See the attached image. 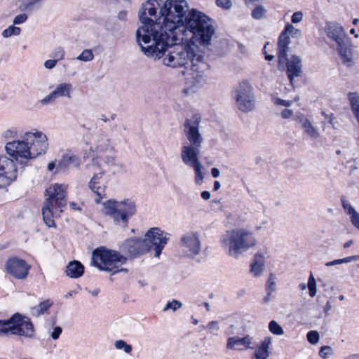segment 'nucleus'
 Instances as JSON below:
<instances>
[{
	"instance_id": "1",
	"label": "nucleus",
	"mask_w": 359,
	"mask_h": 359,
	"mask_svg": "<svg viewBox=\"0 0 359 359\" xmlns=\"http://www.w3.org/2000/svg\"><path fill=\"white\" fill-rule=\"evenodd\" d=\"M169 40L165 37H157L159 41H151L142 45L141 50L154 60L162 59V63L172 68L184 67L191 71L192 78L196 83L203 86L207 83L205 72L209 69V65L204 60V53L197 46L177 45L181 41L180 36L166 32Z\"/></svg>"
},
{
	"instance_id": "2",
	"label": "nucleus",
	"mask_w": 359,
	"mask_h": 359,
	"mask_svg": "<svg viewBox=\"0 0 359 359\" xmlns=\"http://www.w3.org/2000/svg\"><path fill=\"white\" fill-rule=\"evenodd\" d=\"M212 20L208 15L196 9L189 11L184 22L178 27L174 36H180L181 41L189 40V45L206 47L211 43L215 34Z\"/></svg>"
},
{
	"instance_id": "3",
	"label": "nucleus",
	"mask_w": 359,
	"mask_h": 359,
	"mask_svg": "<svg viewBox=\"0 0 359 359\" xmlns=\"http://www.w3.org/2000/svg\"><path fill=\"white\" fill-rule=\"evenodd\" d=\"M156 0H148L142 4L139 11V19L142 25L136 31V40L139 46L149 43L151 41H159L157 37H165L169 40L164 30L161 15L156 18Z\"/></svg>"
},
{
	"instance_id": "4",
	"label": "nucleus",
	"mask_w": 359,
	"mask_h": 359,
	"mask_svg": "<svg viewBox=\"0 0 359 359\" xmlns=\"http://www.w3.org/2000/svg\"><path fill=\"white\" fill-rule=\"evenodd\" d=\"M222 247L229 256L237 258L238 256L256 245L253 233L245 229L227 231L220 239Z\"/></svg>"
},
{
	"instance_id": "5",
	"label": "nucleus",
	"mask_w": 359,
	"mask_h": 359,
	"mask_svg": "<svg viewBox=\"0 0 359 359\" xmlns=\"http://www.w3.org/2000/svg\"><path fill=\"white\" fill-rule=\"evenodd\" d=\"M188 9V4L185 0H166L164 2L159 13L165 32L175 34L177 32L178 27L184 22Z\"/></svg>"
},
{
	"instance_id": "6",
	"label": "nucleus",
	"mask_w": 359,
	"mask_h": 359,
	"mask_svg": "<svg viewBox=\"0 0 359 359\" xmlns=\"http://www.w3.org/2000/svg\"><path fill=\"white\" fill-rule=\"evenodd\" d=\"M126 257L116 250H107L104 247L96 248L92 253L91 265L101 271L115 274L120 271H127L121 268L126 263Z\"/></svg>"
},
{
	"instance_id": "7",
	"label": "nucleus",
	"mask_w": 359,
	"mask_h": 359,
	"mask_svg": "<svg viewBox=\"0 0 359 359\" xmlns=\"http://www.w3.org/2000/svg\"><path fill=\"white\" fill-rule=\"evenodd\" d=\"M5 149L6 153L13 158L17 163L23 167L28 165L29 161L32 160V153L29 149L25 135L22 137L21 140L6 143Z\"/></svg>"
},
{
	"instance_id": "8",
	"label": "nucleus",
	"mask_w": 359,
	"mask_h": 359,
	"mask_svg": "<svg viewBox=\"0 0 359 359\" xmlns=\"http://www.w3.org/2000/svg\"><path fill=\"white\" fill-rule=\"evenodd\" d=\"M235 98L238 109L243 112L251 111L255 108L253 88L248 82H242L236 88Z\"/></svg>"
},
{
	"instance_id": "9",
	"label": "nucleus",
	"mask_w": 359,
	"mask_h": 359,
	"mask_svg": "<svg viewBox=\"0 0 359 359\" xmlns=\"http://www.w3.org/2000/svg\"><path fill=\"white\" fill-rule=\"evenodd\" d=\"M288 35L294 38H299L302 36V32L292 25L287 24L285 29L280 33L278 41V59L279 60L280 68L281 64L285 62L286 56H287L289 45L290 43V39Z\"/></svg>"
},
{
	"instance_id": "10",
	"label": "nucleus",
	"mask_w": 359,
	"mask_h": 359,
	"mask_svg": "<svg viewBox=\"0 0 359 359\" xmlns=\"http://www.w3.org/2000/svg\"><path fill=\"white\" fill-rule=\"evenodd\" d=\"M201 116L195 114L191 118L186 119L184 123V133L189 142L190 146L201 147L203 137L199 133Z\"/></svg>"
},
{
	"instance_id": "11",
	"label": "nucleus",
	"mask_w": 359,
	"mask_h": 359,
	"mask_svg": "<svg viewBox=\"0 0 359 359\" xmlns=\"http://www.w3.org/2000/svg\"><path fill=\"white\" fill-rule=\"evenodd\" d=\"M170 234L158 228H151L145 234L144 241H147L148 251L154 247V256L158 257L168 241Z\"/></svg>"
},
{
	"instance_id": "12",
	"label": "nucleus",
	"mask_w": 359,
	"mask_h": 359,
	"mask_svg": "<svg viewBox=\"0 0 359 359\" xmlns=\"http://www.w3.org/2000/svg\"><path fill=\"white\" fill-rule=\"evenodd\" d=\"M25 136L32 153V159L46 153L48 144L47 136L44 133L40 131L28 132L25 133Z\"/></svg>"
},
{
	"instance_id": "13",
	"label": "nucleus",
	"mask_w": 359,
	"mask_h": 359,
	"mask_svg": "<svg viewBox=\"0 0 359 359\" xmlns=\"http://www.w3.org/2000/svg\"><path fill=\"white\" fill-rule=\"evenodd\" d=\"M18 176V169L13 159L6 156H0V188H4L14 182Z\"/></svg>"
},
{
	"instance_id": "14",
	"label": "nucleus",
	"mask_w": 359,
	"mask_h": 359,
	"mask_svg": "<svg viewBox=\"0 0 359 359\" xmlns=\"http://www.w3.org/2000/svg\"><path fill=\"white\" fill-rule=\"evenodd\" d=\"M12 334L33 338L35 330L30 318L16 313L11 316Z\"/></svg>"
},
{
	"instance_id": "15",
	"label": "nucleus",
	"mask_w": 359,
	"mask_h": 359,
	"mask_svg": "<svg viewBox=\"0 0 359 359\" xmlns=\"http://www.w3.org/2000/svg\"><path fill=\"white\" fill-rule=\"evenodd\" d=\"M180 245L183 253L189 257L199 255L201 249L199 233L194 231L185 233L180 238Z\"/></svg>"
},
{
	"instance_id": "16",
	"label": "nucleus",
	"mask_w": 359,
	"mask_h": 359,
	"mask_svg": "<svg viewBox=\"0 0 359 359\" xmlns=\"http://www.w3.org/2000/svg\"><path fill=\"white\" fill-rule=\"evenodd\" d=\"M66 186L55 184L46 189V201H51L53 212H56L57 208H62L66 205Z\"/></svg>"
},
{
	"instance_id": "17",
	"label": "nucleus",
	"mask_w": 359,
	"mask_h": 359,
	"mask_svg": "<svg viewBox=\"0 0 359 359\" xmlns=\"http://www.w3.org/2000/svg\"><path fill=\"white\" fill-rule=\"evenodd\" d=\"M147 242L144 241V238L127 239L121 245L120 250L128 256L137 257L148 252Z\"/></svg>"
},
{
	"instance_id": "18",
	"label": "nucleus",
	"mask_w": 359,
	"mask_h": 359,
	"mask_svg": "<svg viewBox=\"0 0 359 359\" xmlns=\"http://www.w3.org/2000/svg\"><path fill=\"white\" fill-rule=\"evenodd\" d=\"M5 266L7 272L18 279H25L31 268L24 259L16 257L9 258Z\"/></svg>"
},
{
	"instance_id": "19",
	"label": "nucleus",
	"mask_w": 359,
	"mask_h": 359,
	"mask_svg": "<svg viewBox=\"0 0 359 359\" xmlns=\"http://www.w3.org/2000/svg\"><path fill=\"white\" fill-rule=\"evenodd\" d=\"M286 65L287 67V77L290 79V82L292 86H294V80L296 77H299L302 76V65L301 60L299 57L296 55H292L290 59H287L286 57V60L284 63H282L280 65V68L279 67V64L278 65V69H281L284 67V65Z\"/></svg>"
},
{
	"instance_id": "20",
	"label": "nucleus",
	"mask_w": 359,
	"mask_h": 359,
	"mask_svg": "<svg viewBox=\"0 0 359 359\" xmlns=\"http://www.w3.org/2000/svg\"><path fill=\"white\" fill-rule=\"evenodd\" d=\"M72 85L69 83H61L58 84L53 91L44 97L40 102L42 104H48L54 102L56 99L65 97L71 98V93L72 91Z\"/></svg>"
},
{
	"instance_id": "21",
	"label": "nucleus",
	"mask_w": 359,
	"mask_h": 359,
	"mask_svg": "<svg viewBox=\"0 0 359 359\" xmlns=\"http://www.w3.org/2000/svg\"><path fill=\"white\" fill-rule=\"evenodd\" d=\"M104 171L95 173L89 182V188L97 194L95 199L96 203H99L102 198L106 197V182L103 179Z\"/></svg>"
},
{
	"instance_id": "22",
	"label": "nucleus",
	"mask_w": 359,
	"mask_h": 359,
	"mask_svg": "<svg viewBox=\"0 0 359 359\" xmlns=\"http://www.w3.org/2000/svg\"><path fill=\"white\" fill-rule=\"evenodd\" d=\"M115 151L114 149H110V151L107 153H103L93 158L91 163L86 165L87 168H93L94 170H97L102 167V162H104L109 168L116 165L115 160Z\"/></svg>"
},
{
	"instance_id": "23",
	"label": "nucleus",
	"mask_w": 359,
	"mask_h": 359,
	"mask_svg": "<svg viewBox=\"0 0 359 359\" xmlns=\"http://www.w3.org/2000/svg\"><path fill=\"white\" fill-rule=\"evenodd\" d=\"M118 212H120V225L126 227L128 225V217L135 215L136 212V205L133 201L130 200H125L118 202Z\"/></svg>"
},
{
	"instance_id": "24",
	"label": "nucleus",
	"mask_w": 359,
	"mask_h": 359,
	"mask_svg": "<svg viewBox=\"0 0 359 359\" xmlns=\"http://www.w3.org/2000/svg\"><path fill=\"white\" fill-rule=\"evenodd\" d=\"M200 149L201 147L187 144L183 145L181 148V158L182 162L189 167L194 163L200 162L198 158Z\"/></svg>"
},
{
	"instance_id": "25",
	"label": "nucleus",
	"mask_w": 359,
	"mask_h": 359,
	"mask_svg": "<svg viewBox=\"0 0 359 359\" xmlns=\"http://www.w3.org/2000/svg\"><path fill=\"white\" fill-rule=\"evenodd\" d=\"M253 338L250 335H246L244 337H229L227 340L226 348L229 349L235 350H244L252 349Z\"/></svg>"
},
{
	"instance_id": "26",
	"label": "nucleus",
	"mask_w": 359,
	"mask_h": 359,
	"mask_svg": "<svg viewBox=\"0 0 359 359\" xmlns=\"http://www.w3.org/2000/svg\"><path fill=\"white\" fill-rule=\"evenodd\" d=\"M353 49L354 46L351 41L348 45L337 50L342 64L348 67H352L355 65Z\"/></svg>"
},
{
	"instance_id": "27",
	"label": "nucleus",
	"mask_w": 359,
	"mask_h": 359,
	"mask_svg": "<svg viewBox=\"0 0 359 359\" xmlns=\"http://www.w3.org/2000/svg\"><path fill=\"white\" fill-rule=\"evenodd\" d=\"M80 163L81 160L77 156L73 154H64L57 164L56 172L65 171L72 167L77 168Z\"/></svg>"
},
{
	"instance_id": "28",
	"label": "nucleus",
	"mask_w": 359,
	"mask_h": 359,
	"mask_svg": "<svg viewBox=\"0 0 359 359\" xmlns=\"http://www.w3.org/2000/svg\"><path fill=\"white\" fill-rule=\"evenodd\" d=\"M118 202L109 200L103 203L102 211L104 215L111 217L115 224L120 225V212H118Z\"/></svg>"
},
{
	"instance_id": "29",
	"label": "nucleus",
	"mask_w": 359,
	"mask_h": 359,
	"mask_svg": "<svg viewBox=\"0 0 359 359\" xmlns=\"http://www.w3.org/2000/svg\"><path fill=\"white\" fill-rule=\"evenodd\" d=\"M271 337H264L255 351V358L257 359H267L270 355L269 349L271 345Z\"/></svg>"
},
{
	"instance_id": "30",
	"label": "nucleus",
	"mask_w": 359,
	"mask_h": 359,
	"mask_svg": "<svg viewBox=\"0 0 359 359\" xmlns=\"http://www.w3.org/2000/svg\"><path fill=\"white\" fill-rule=\"evenodd\" d=\"M66 275L72 278H78L84 273L83 265L77 260H74L67 264L65 271Z\"/></svg>"
},
{
	"instance_id": "31",
	"label": "nucleus",
	"mask_w": 359,
	"mask_h": 359,
	"mask_svg": "<svg viewBox=\"0 0 359 359\" xmlns=\"http://www.w3.org/2000/svg\"><path fill=\"white\" fill-rule=\"evenodd\" d=\"M264 255L261 252L256 253L250 265V273L255 277L259 276L264 270Z\"/></svg>"
},
{
	"instance_id": "32",
	"label": "nucleus",
	"mask_w": 359,
	"mask_h": 359,
	"mask_svg": "<svg viewBox=\"0 0 359 359\" xmlns=\"http://www.w3.org/2000/svg\"><path fill=\"white\" fill-rule=\"evenodd\" d=\"M51 201H45L43 207L42 208L43 219L46 224L48 227L55 226V222L53 219L55 212H53V207Z\"/></svg>"
},
{
	"instance_id": "33",
	"label": "nucleus",
	"mask_w": 359,
	"mask_h": 359,
	"mask_svg": "<svg viewBox=\"0 0 359 359\" xmlns=\"http://www.w3.org/2000/svg\"><path fill=\"white\" fill-rule=\"evenodd\" d=\"M294 120L297 123L301 125V128L305 134L310 137H313L314 135V128L313 127L311 121H309L305 116L302 114H297Z\"/></svg>"
},
{
	"instance_id": "34",
	"label": "nucleus",
	"mask_w": 359,
	"mask_h": 359,
	"mask_svg": "<svg viewBox=\"0 0 359 359\" xmlns=\"http://www.w3.org/2000/svg\"><path fill=\"white\" fill-rule=\"evenodd\" d=\"M344 32H346L344 28L338 23H330L326 27L327 36L331 40L339 37Z\"/></svg>"
},
{
	"instance_id": "35",
	"label": "nucleus",
	"mask_w": 359,
	"mask_h": 359,
	"mask_svg": "<svg viewBox=\"0 0 359 359\" xmlns=\"http://www.w3.org/2000/svg\"><path fill=\"white\" fill-rule=\"evenodd\" d=\"M110 149L114 148L110 146L109 140L104 136L101 137L97 141L96 147L98 154L107 153L110 151Z\"/></svg>"
},
{
	"instance_id": "36",
	"label": "nucleus",
	"mask_w": 359,
	"mask_h": 359,
	"mask_svg": "<svg viewBox=\"0 0 359 359\" xmlns=\"http://www.w3.org/2000/svg\"><path fill=\"white\" fill-rule=\"evenodd\" d=\"M190 167L192 168L195 172L196 183L198 184H201L205 177V173L203 171L204 170L203 165L201 164V162H198Z\"/></svg>"
},
{
	"instance_id": "37",
	"label": "nucleus",
	"mask_w": 359,
	"mask_h": 359,
	"mask_svg": "<svg viewBox=\"0 0 359 359\" xmlns=\"http://www.w3.org/2000/svg\"><path fill=\"white\" fill-rule=\"evenodd\" d=\"M52 302L50 300H46L39 305L32 308V313L34 316L39 317L43 315L51 306Z\"/></svg>"
},
{
	"instance_id": "38",
	"label": "nucleus",
	"mask_w": 359,
	"mask_h": 359,
	"mask_svg": "<svg viewBox=\"0 0 359 359\" xmlns=\"http://www.w3.org/2000/svg\"><path fill=\"white\" fill-rule=\"evenodd\" d=\"M357 260H359V255H353V256H350V257H347L342 258V259H335V260H333L331 262H327L325 263V265L326 266H335L337 264L349 263V262L357 261Z\"/></svg>"
},
{
	"instance_id": "39",
	"label": "nucleus",
	"mask_w": 359,
	"mask_h": 359,
	"mask_svg": "<svg viewBox=\"0 0 359 359\" xmlns=\"http://www.w3.org/2000/svg\"><path fill=\"white\" fill-rule=\"evenodd\" d=\"M12 334L11 317L8 320H0V336Z\"/></svg>"
},
{
	"instance_id": "40",
	"label": "nucleus",
	"mask_w": 359,
	"mask_h": 359,
	"mask_svg": "<svg viewBox=\"0 0 359 359\" xmlns=\"http://www.w3.org/2000/svg\"><path fill=\"white\" fill-rule=\"evenodd\" d=\"M332 41L336 43V50L348 45L352 41L351 39L348 36L346 32L343 33L342 35L339 36V37L334 38L332 39Z\"/></svg>"
},
{
	"instance_id": "41",
	"label": "nucleus",
	"mask_w": 359,
	"mask_h": 359,
	"mask_svg": "<svg viewBox=\"0 0 359 359\" xmlns=\"http://www.w3.org/2000/svg\"><path fill=\"white\" fill-rule=\"evenodd\" d=\"M306 287L309 288V295L311 297H314V276L312 272H311L308 285H306V283H301L299 285V288L302 290H306Z\"/></svg>"
},
{
	"instance_id": "42",
	"label": "nucleus",
	"mask_w": 359,
	"mask_h": 359,
	"mask_svg": "<svg viewBox=\"0 0 359 359\" xmlns=\"http://www.w3.org/2000/svg\"><path fill=\"white\" fill-rule=\"evenodd\" d=\"M21 29L14 25L9 26L7 29L2 32V36L4 38H8L13 35L18 36L20 34Z\"/></svg>"
},
{
	"instance_id": "43",
	"label": "nucleus",
	"mask_w": 359,
	"mask_h": 359,
	"mask_svg": "<svg viewBox=\"0 0 359 359\" xmlns=\"http://www.w3.org/2000/svg\"><path fill=\"white\" fill-rule=\"evenodd\" d=\"M269 329L271 333L276 335H282L284 333L282 327L275 320H271L269 323Z\"/></svg>"
},
{
	"instance_id": "44",
	"label": "nucleus",
	"mask_w": 359,
	"mask_h": 359,
	"mask_svg": "<svg viewBox=\"0 0 359 359\" xmlns=\"http://www.w3.org/2000/svg\"><path fill=\"white\" fill-rule=\"evenodd\" d=\"M94 58L93 52L90 49H85L82 53L76 57L78 60L88 62L91 61Z\"/></svg>"
},
{
	"instance_id": "45",
	"label": "nucleus",
	"mask_w": 359,
	"mask_h": 359,
	"mask_svg": "<svg viewBox=\"0 0 359 359\" xmlns=\"http://www.w3.org/2000/svg\"><path fill=\"white\" fill-rule=\"evenodd\" d=\"M266 12V11L262 6H261V5L257 6L252 11V17L254 19L259 20L265 15Z\"/></svg>"
},
{
	"instance_id": "46",
	"label": "nucleus",
	"mask_w": 359,
	"mask_h": 359,
	"mask_svg": "<svg viewBox=\"0 0 359 359\" xmlns=\"http://www.w3.org/2000/svg\"><path fill=\"white\" fill-rule=\"evenodd\" d=\"M334 353L333 348L330 346H322L319 350V355L323 358L326 359L331 355H332Z\"/></svg>"
},
{
	"instance_id": "47",
	"label": "nucleus",
	"mask_w": 359,
	"mask_h": 359,
	"mask_svg": "<svg viewBox=\"0 0 359 359\" xmlns=\"http://www.w3.org/2000/svg\"><path fill=\"white\" fill-rule=\"evenodd\" d=\"M114 346L117 349H123L126 353H130L132 351V346L130 344H126L123 340L119 339L114 342Z\"/></svg>"
},
{
	"instance_id": "48",
	"label": "nucleus",
	"mask_w": 359,
	"mask_h": 359,
	"mask_svg": "<svg viewBox=\"0 0 359 359\" xmlns=\"http://www.w3.org/2000/svg\"><path fill=\"white\" fill-rule=\"evenodd\" d=\"M182 306V302L180 301L173 299L172 302H168L165 306L163 308V311H165L168 309H172V311H175L177 309L181 308Z\"/></svg>"
},
{
	"instance_id": "49",
	"label": "nucleus",
	"mask_w": 359,
	"mask_h": 359,
	"mask_svg": "<svg viewBox=\"0 0 359 359\" xmlns=\"http://www.w3.org/2000/svg\"><path fill=\"white\" fill-rule=\"evenodd\" d=\"M276 289L275 277L272 273L270 274L269 278L267 280L266 290V292H272Z\"/></svg>"
},
{
	"instance_id": "50",
	"label": "nucleus",
	"mask_w": 359,
	"mask_h": 359,
	"mask_svg": "<svg viewBox=\"0 0 359 359\" xmlns=\"http://www.w3.org/2000/svg\"><path fill=\"white\" fill-rule=\"evenodd\" d=\"M352 213L349 215L352 224L359 230V213L356 210H353Z\"/></svg>"
},
{
	"instance_id": "51",
	"label": "nucleus",
	"mask_w": 359,
	"mask_h": 359,
	"mask_svg": "<svg viewBox=\"0 0 359 359\" xmlns=\"http://www.w3.org/2000/svg\"><path fill=\"white\" fill-rule=\"evenodd\" d=\"M50 56L53 58H55V60H57V61L62 60L65 57V50L62 48L57 47L54 50Z\"/></svg>"
},
{
	"instance_id": "52",
	"label": "nucleus",
	"mask_w": 359,
	"mask_h": 359,
	"mask_svg": "<svg viewBox=\"0 0 359 359\" xmlns=\"http://www.w3.org/2000/svg\"><path fill=\"white\" fill-rule=\"evenodd\" d=\"M216 4L225 10H229L232 6L231 0H216Z\"/></svg>"
},
{
	"instance_id": "53",
	"label": "nucleus",
	"mask_w": 359,
	"mask_h": 359,
	"mask_svg": "<svg viewBox=\"0 0 359 359\" xmlns=\"http://www.w3.org/2000/svg\"><path fill=\"white\" fill-rule=\"evenodd\" d=\"M341 205L348 215L352 213L351 210H355V208L350 205V203L347 200H346L344 197L341 198Z\"/></svg>"
},
{
	"instance_id": "54",
	"label": "nucleus",
	"mask_w": 359,
	"mask_h": 359,
	"mask_svg": "<svg viewBox=\"0 0 359 359\" xmlns=\"http://www.w3.org/2000/svg\"><path fill=\"white\" fill-rule=\"evenodd\" d=\"M27 20V15L25 13L16 15L13 20V25H20Z\"/></svg>"
},
{
	"instance_id": "55",
	"label": "nucleus",
	"mask_w": 359,
	"mask_h": 359,
	"mask_svg": "<svg viewBox=\"0 0 359 359\" xmlns=\"http://www.w3.org/2000/svg\"><path fill=\"white\" fill-rule=\"evenodd\" d=\"M273 102L276 105H282V106H285V107H290L292 103V101L291 100H282L280 98H274L273 99Z\"/></svg>"
},
{
	"instance_id": "56",
	"label": "nucleus",
	"mask_w": 359,
	"mask_h": 359,
	"mask_svg": "<svg viewBox=\"0 0 359 359\" xmlns=\"http://www.w3.org/2000/svg\"><path fill=\"white\" fill-rule=\"evenodd\" d=\"M62 332V329L61 327H60V326L55 327L53 329V331L50 333V336H51L52 339L54 340L57 339L60 337Z\"/></svg>"
},
{
	"instance_id": "57",
	"label": "nucleus",
	"mask_w": 359,
	"mask_h": 359,
	"mask_svg": "<svg viewBox=\"0 0 359 359\" xmlns=\"http://www.w3.org/2000/svg\"><path fill=\"white\" fill-rule=\"evenodd\" d=\"M303 18V13L300 11L295 12L291 18V21L292 23H298L302 21Z\"/></svg>"
},
{
	"instance_id": "58",
	"label": "nucleus",
	"mask_w": 359,
	"mask_h": 359,
	"mask_svg": "<svg viewBox=\"0 0 359 359\" xmlns=\"http://www.w3.org/2000/svg\"><path fill=\"white\" fill-rule=\"evenodd\" d=\"M322 116L325 118V120H327L328 123H330L333 127H334V120L335 117L333 114H327L325 112H321Z\"/></svg>"
},
{
	"instance_id": "59",
	"label": "nucleus",
	"mask_w": 359,
	"mask_h": 359,
	"mask_svg": "<svg viewBox=\"0 0 359 359\" xmlns=\"http://www.w3.org/2000/svg\"><path fill=\"white\" fill-rule=\"evenodd\" d=\"M207 328L211 333H213L215 331L217 332L219 330L218 323L217 321H211L208 324Z\"/></svg>"
},
{
	"instance_id": "60",
	"label": "nucleus",
	"mask_w": 359,
	"mask_h": 359,
	"mask_svg": "<svg viewBox=\"0 0 359 359\" xmlns=\"http://www.w3.org/2000/svg\"><path fill=\"white\" fill-rule=\"evenodd\" d=\"M57 64V60H48L44 62V67L46 69H51Z\"/></svg>"
},
{
	"instance_id": "61",
	"label": "nucleus",
	"mask_w": 359,
	"mask_h": 359,
	"mask_svg": "<svg viewBox=\"0 0 359 359\" xmlns=\"http://www.w3.org/2000/svg\"><path fill=\"white\" fill-rule=\"evenodd\" d=\"M293 115V111L290 109H285L281 112V116L283 118H289Z\"/></svg>"
},
{
	"instance_id": "62",
	"label": "nucleus",
	"mask_w": 359,
	"mask_h": 359,
	"mask_svg": "<svg viewBox=\"0 0 359 359\" xmlns=\"http://www.w3.org/2000/svg\"><path fill=\"white\" fill-rule=\"evenodd\" d=\"M16 133L17 132L15 130H8L4 133V136L5 138H11L15 137Z\"/></svg>"
},
{
	"instance_id": "63",
	"label": "nucleus",
	"mask_w": 359,
	"mask_h": 359,
	"mask_svg": "<svg viewBox=\"0 0 359 359\" xmlns=\"http://www.w3.org/2000/svg\"><path fill=\"white\" fill-rule=\"evenodd\" d=\"M307 339L311 344H314V330H311L307 334Z\"/></svg>"
},
{
	"instance_id": "64",
	"label": "nucleus",
	"mask_w": 359,
	"mask_h": 359,
	"mask_svg": "<svg viewBox=\"0 0 359 359\" xmlns=\"http://www.w3.org/2000/svg\"><path fill=\"white\" fill-rule=\"evenodd\" d=\"M126 17H127V12L125 11H120L118 14V20H120L121 21L126 20Z\"/></svg>"
}]
</instances>
